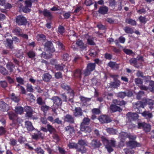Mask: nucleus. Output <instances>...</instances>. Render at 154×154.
I'll use <instances>...</instances> for the list:
<instances>
[{
    "label": "nucleus",
    "mask_w": 154,
    "mask_h": 154,
    "mask_svg": "<svg viewBox=\"0 0 154 154\" xmlns=\"http://www.w3.org/2000/svg\"><path fill=\"white\" fill-rule=\"evenodd\" d=\"M100 112V110L99 108H93L91 110V112L93 114L99 115Z\"/></svg>",
    "instance_id": "59"
},
{
    "label": "nucleus",
    "mask_w": 154,
    "mask_h": 154,
    "mask_svg": "<svg viewBox=\"0 0 154 154\" xmlns=\"http://www.w3.org/2000/svg\"><path fill=\"white\" fill-rule=\"evenodd\" d=\"M48 131L50 134L54 133H56V130L51 125L48 124L47 125Z\"/></svg>",
    "instance_id": "37"
},
{
    "label": "nucleus",
    "mask_w": 154,
    "mask_h": 154,
    "mask_svg": "<svg viewBox=\"0 0 154 154\" xmlns=\"http://www.w3.org/2000/svg\"><path fill=\"white\" fill-rule=\"evenodd\" d=\"M108 11V8L105 6H103L99 8L98 12L100 14L104 15L107 14Z\"/></svg>",
    "instance_id": "20"
},
{
    "label": "nucleus",
    "mask_w": 154,
    "mask_h": 154,
    "mask_svg": "<svg viewBox=\"0 0 154 154\" xmlns=\"http://www.w3.org/2000/svg\"><path fill=\"white\" fill-rule=\"evenodd\" d=\"M0 85L2 88L5 89L7 87L8 83L5 81H0Z\"/></svg>",
    "instance_id": "60"
},
{
    "label": "nucleus",
    "mask_w": 154,
    "mask_h": 154,
    "mask_svg": "<svg viewBox=\"0 0 154 154\" xmlns=\"http://www.w3.org/2000/svg\"><path fill=\"white\" fill-rule=\"evenodd\" d=\"M68 146L70 149L75 148L77 150L78 146V144L75 143H69Z\"/></svg>",
    "instance_id": "52"
},
{
    "label": "nucleus",
    "mask_w": 154,
    "mask_h": 154,
    "mask_svg": "<svg viewBox=\"0 0 154 154\" xmlns=\"http://www.w3.org/2000/svg\"><path fill=\"white\" fill-rule=\"evenodd\" d=\"M25 125L28 130L29 131H32L34 129L31 122L29 121H26Z\"/></svg>",
    "instance_id": "34"
},
{
    "label": "nucleus",
    "mask_w": 154,
    "mask_h": 154,
    "mask_svg": "<svg viewBox=\"0 0 154 154\" xmlns=\"http://www.w3.org/2000/svg\"><path fill=\"white\" fill-rule=\"evenodd\" d=\"M97 54L98 52L97 51L93 49H91L90 51L89 55L91 57H95Z\"/></svg>",
    "instance_id": "51"
},
{
    "label": "nucleus",
    "mask_w": 154,
    "mask_h": 154,
    "mask_svg": "<svg viewBox=\"0 0 154 154\" xmlns=\"http://www.w3.org/2000/svg\"><path fill=\"white\" fill-rule=\"evenodd\" d=\"M51 99L53 101L54 104L57 106V109L58 107L61 106L62 104L61 99L58 96L53 97Z\"/></svg>",
    "instance_id": "10"
},
{
    "label": "nucleus",
    "mask_w": 154,
    "mask_h": 154,
    "mask_svg": "<svg viewBox=\"0 0 154 154\" xmlns=\"http://www.w3.org/2000/svg\"><path fill=\"white\" fill-rule=\"evenodd\" d=\"M146 82L149 83V89L151 91L154 92V81L147 80Z\"/></svg>",
    "instance_id": "36"
},
{
    "label": "nucleus",
    "mask_w": 154,
    "mask_h": 154,
    "mask_svg": "<svg viewBox=\"0 0 154 154\" xmlns=\"http://www.w3.org/2000/svg\"><path fill=\"white\" fill-rule=\"evenodd\" d=\"M90 122V119L88 118L85 117L83 119L82 122L80 126L88 125H89Z\"/></svg>",
    "instance_id": "35"
},
{
    "label": "nucleus",
    "mask_w": 154,
    "mask_h": 154,
    "mask_svg": "<svg viewBox=\"0 0 154 154\" xmlns=\"http://www.w3.org/2000/svg\"><path fill=\"white\" fill-rule=\"evenodd\" d=\"M127 116L130 121L137 120L138 117V115L136 113L129 112L127 114Z\"/></svg>",
    "instance_id": "13"
},
{
    "label": "nucleus",
    "mask_w": 154,
    "mask_h": 154,
    "mask_svg": "<svg viewBox=\"0 0 154 154\" xmlns=\"http://www.w3.org/2000/svg\"><path fill=\"white\" fill-rule=\"evenodd\" d=\"M80 99L84 105L87 106L88 105V102H90L91 100V98H87L83 96H80Z\"/></svg>",
    "instance_id": "22"
},
{
    "label": "nucleus",
    "mask_w": 154,
    "mask_h": 154,
    "mask_svg": "<svg viewBox=\"0 0 154 154\" xmlns=\"http://www.w3.org/2000/svg\"><path fill=\"white\" fill-rule=\"evenodd\" d=\"M129 63L131 65H133L137 68H139V66L137 65V60L136 58H131L129 60Z\"/></svg>",
    "instance_id": "32"
},
{
    "label": "nucleus",
    "mask_w": 154,
    "mask_h": 154,
    "mask_svg": "<svg viewBox=\"0 0 154 154\" xmlns=\"http://www.w3.org/2000/svg\"><path fill=\"white\" fill-rule=\"evenodd\" d=\"M144 93L143 91H140L137 93L136 98L137 99L140 100L141 99L143 96H144Z\"/></svg>",
    "instance_id": "58"
},
{
    "label": "nucleus",
    "mask_w": 154,
    "mask_h": 154,
    "mask_svg": "<svg viewBox=\"0 0 154 154\" xmlns=\"http://www.w3.org/2000/svg\"><path fill=\"white\" fill-rule=\"evenodd\" d=\"M9 119L11 120L15 119L16 117V114L12 112H10L8 113Z\"/></svg>",
    "instance_id": "49"
},
{
    "label": "nucleus",
    "mask_w": 154,
    "mask_h": 154,
    "mask_svg": "<svg viewBox=\"0 0 154 154\" xmlns=\"http://www.w3.org/2000/svg\"><path fill=\"white\" fill-rule=\"evenodd\" d=\"M15 22L18 26H26L29 23L27 21L26 18L22 15L17 16L15 17Z\"/></svg>",
    "instance_id": "3"
},
{
    "label": "nucleus",
    "mask_w": 154,
    "mask_h": 154,
    "mask_svg": "<svg viewBox=\"0 0 154 154\" xmlns=\"http://www.w3.org/2000/svg\"><path fill=\"white\" fill-rule=\"evenodd\" d=\"M146 105L145 102L138 101L133 103V106L135 111L138 113H141L142 109L144 108V106Z\"/></svg>",
    "instance_id": "2"
},
{
    "label": "nucleus",
    "mask_w": 154,
    "mask_h": 154,
    "mask_svg": "<svg viewBox=\"0 0 154 154\" xmlns=\"http://www.w3.org/2000/svg\"><path fill=\"white\" fill-rule=\"evenodd\" d=\"M58 32L60 34H62L65 32V28L62 26L60 25L58 28Z\"/></svg>",
    "instance_id": "64"
},
{
    "label": "nucleus",
    "mask_w": 154,
    "mask_h": 154,
    "mask_svg": "<svg viewBox=\"0 0 154 154\" xmlns=\"http://www.w3.org/2000/svg\"><path fill=\"white\" fill-rule=\"evenodd\" d=\"M131 149H125L124 150L126 154H133L134 151V150Z\"/></svg>",
    "instance_id": "62"
},
{
    "label": "nucleus",
    "mask_w": 154,
    "mask_h": 154,
    "mask_svg": "<svg viewBox=\"0 0 154 154\" xmlns=\"http://www.w3.org/2000/svg\"><path fill=\"white\" fill-rule=\"evenodd\" d=\"M146 105H147L148 107L151 110H152L154 108V101L151 99L146 100L145 102Z\"/></svg>",
    "instance_id": "29"
},
{
    "label": "nucleus",
    "mask_w": 154,
    "mask_h": 154,
    "mask_svg": "<svg viewBox=\"0 0 154 154\" xmlns=\"http://www.w3.org/2000/svg\"><path fill=\"white\" fill-rule=\"evenodd\" d=\"M6 67L10 72H11L13 71V68L15 66L12 63H9L6 65Z\"/></svg>",
    "instance_id": "47"
},
{
    "label": "nucleus",
    "mask_w": 154,
    "mask_h": 154,
    "mask_svg": "<svg viewBox=\"0 0 154 154\" xmlns=\"http://www.w3.org/2000/svg\"><path fill=\"white\" fill-rule=\"evenodd\" d=\"M26 90L27 92H30V93H33L34 91V89L33 87L31 84L29 83H27L26 85Z\"/></svg>",
    "instance_id": "41"
},
{
    "label": "nucleus",
    "mask_w": 154,
    "mask_h": 154,
    "mask_svg": "<svg viewBox=\"0 0 154 154\" xmlns=\"http://www.w3.org/2000/svg\"><path fill=\"white\" fill-rule=\"evenodd\" d=\"M96 65L94 63H88L85 69L84 74L86 76L89 75L91 72L94 71Z\"/></svg>",
    "instance_id": "4"
},
{
    "label": "nucleus",
    "mask_w": 154,
    "mask_h": 154,
    "mask_svg": "<svg viewBox=\"0 0 154 154\" xmlns=\"http://www.w3.org/2000/svg\"><path fill=\"white\" fill-rule=\"evenodd\" d=\"M39 14H42L44 17H47L48 19L51 20L52 18V15L49 11L46 9H45L43 11L41 10H38Z\"/></svg>",
    "instance_id": "9"
},
{
    "label": "nucleus",
    "mask_w": 154,
    "mask_h": 154,
    "mask_svg": "<svg viewBox=\"0 0 154 154\" xmlns=\"http://www.w3.org/2000/svg\"><path fill=\"white\" fill-rule=\"evenodd\" d=\"M0 108L3 112H6L9 109V106L3 101H0Z\"/></svg>",
    "instance_id": "17"
},
{
    "label": "nucleus",
    "mask_w": 154,
    "mask_h": 154,
    "mask_svg": "<svg viewBox=\"0 0 154 154\" xmlns=\"http://www.w3.org/2000/svg\"><path fill=\"white\" fill-rule=\"evenodd\" d=\"M135 82L136 85L140 86L143 84V80L140 78H136L135 79Z\"/></svg>",
    "instance_id": "57"
},
{
    "label": "nucleus",
    "mask_w": 154,
    "mask_h": 154,
    "mask_svg": "<svg viewBox=\"0 0 154 154\" xmlns=\"http://www.w3.org/2000/svg\"><path fill=\"white\" fill-rule=\"evenodd\" d=\"M110 109L112 112H114L117 111L120 112L122 111V109L120 107L115 104L111 105L110 107Z\"/></svg>",
    "instance_id": "19"
},
{
    "label": "nucleus",
    "mask_w": 154,
    "mask_h": 154,
    "mask_svg": "<svg viewBox=\"0 0 154 154\" xmlns=\"http://www.w3.org/2000/svg\"><path fill=\"white\" fill-rule=\"evenodd\" d=\"M6 41L3 42L5 46L8 48L10 49H12L13 47L12 45L13 43V41L11 39H6Z\"/></svg>",
    "instance_id": "24"
},
{
    "label": "nucleus",
    "mask_w": 154,
    "mask_h": 154,
    "mask_svg": "<svg viewBox=\"0 0 154 154\" xmlns=\"http://www.w3.org/2000/svg\"><path fill=\"white\" fill-rule=\"evenodd\" d=\"M118 75H114L112 76V77L114 78V82H112L110 83V86L111 88H117L120 85V81L116 77H118Z\"/></svg>",
    "instance_id": "7"
},
{
    "label": "nucleus",
    "mask_w": 154,
    "mask_h": 154,
    "mask_svg": "<svg viewBox=\"0 0 154 154\" xmlns=\"http://www.w3.org/2000/svg\"><path fill=\"white\" fill-rule=\"evenodd\" d=\"M64 121L70 124H73L75 123L74 117L72 115L69 114H66L64 116Z\"/></svg>",
    "instance_id": "18"
},
{
    "label": "nucleus",
    "mask_w": 154,
    "mask_h": 154,
    "mask_svg": "<svg viewBox=\"0 0 154 154\" xmlns=\"http://www.w3.org/2000/svg\"><path fill=\"white\" fill-rule=\"evenodd\" d=\"M101 140L109 153H111L114 151L113 147H116V143L114 138L108 140L104 136H102Z\"/></svg>",
    "instance_id": "1"
},
{
    "label": "nucleus",
    "mask_w": 154,
    "mask_h": 154,
    "mask_svg": "<svg viewBox=\"0 0 154 154\" xmlns=\"http://www.w3.org/2000/svg\"><path fill=\"white\" fill-rule=\"evenodd\" d=\"M61 87L64 90H66L67 93H70L72 95H74V92L69 86L65 83H63L61 85Z\"/></svg>",
    "instance_id": "16"
},
{
    "label": "nucleus",
    "mask_w": 154,
    "mask_h": 154,
    "mask_svg": "<svg viewBox=\"0 0 154 154\" xmlns=\"http://www.w3.org/2000/svg\"><path fill=\"white\" fill-rule=\"evenodd\" d=\"M77 46L81 51L86 50V47L81 40L78 39L76 43Z\"/></svg>",
    "instance_id": "15"
},
{
    "label": "nucleus",
    "mask_w": 154,
    "mask_h": 154,
    "mask_svg": "<svg viewBox=\"0 0 154 154\" xmlns=\"http://www.w3.org/2000/svg\"><path fill=\"white\" fill-rule=\"evenodd\" d=\"M141 113L142 116L146 119H150L153 117L152 113L150 112L149 111H145Z\"/></svg>",
    "instance_id": "28"
},
{
    "label": "nucleus",
    "mask_w": 154,
    "mask_h": 154,
    "mask_svg": "<svg viewBox=\"0 0 154 154\" xmlns=\"http://www.w3.org/2000/svg\"><path fill=\"white\" fill-rule=\"evenodd\" d=\"M18 141L20 144L24 143L25 145L28 147L29 149H33L32 147L30 146L28 143H25V142L27 141V140L25 137L22 136H20L18 139Z\"/></svg>",
    "instance_id": "12"
},
{
    "label": "nucleus",
    "mask_w": 154,
    "mask_h": 154,
    "mask_svg": "<svg viewBox=\"0 0 154 154\" xmlns=\"http://www.w3.org/2000/svg\"><path fill=\"white\" fill-rule=\"evenodd\" d=\"M14 30L16 34L18 35L19 37L24 38H28V35L26 34L20 33V29L16 28Z\"/></svg>",
    "instance_id": "25"
},
{
    "label": "nucleus",
    "mask_w": 154,
    "mask_h": 154,
    "mask_svg": "<svg viewBox=\"0 0 154 154\" xmlns=\"http://www.w3.org/2000/svg\"><path fill=\"white\" fill-rule=\"evenodd\" d=\"M14 111L17 114L21 115L23 112L24 109L21 106L17 105L15 107Z\"/></svg>",
    "instance_id": "26"
},
{
    "label": "nucleus",
    "mask_w": 154,
    "mask_h": 154,
    "mask_svg": "<svg viewBox=\"0 0 154 154\" xmlns=\"http://www.w3.org/2000/svg\"><path fill=\"white\" fill-rule=\"evenodd\" d=\"M124 30L125 32L127 33H132L134 32L133 29L131 28L128 26H126Z\"/></svg>",
    "instance_id": "56"
},
{
    "label": "nucleus",
    "mask_w": 154,
    "mask_h": 154,
    "mask_svg": "<svg viewBox=\"0 0 154 154\" xmlns=\"http://www.w3.org/2000/svg\"><path fill=\"white\" fill-rule=\"evenodd\" d=\"M26 55L29 58L32 59L34 58L35 56V52L32 50H30L27 53Z\"/></svg>",
    "instance_id": "45"
},
{
    "label": "nucleus",
    "mask_w": 154,
    "mask_h": 154,
    "mask_svg": "<svg viewBox=\"0 0 154 154\" xmlns=\"http://www.w3.org/2000/svg\"><path fill=\"white\" fill-rule=\"evenodd\" d=\"M125 22L132 26H135L137 25L136 21L130 18L126 19L125 20Z\"/></svg>",
    "instance_id": "46"
},
{
    "label": "nucleus",
    "mask_w": 154,
    "mask_h": 154,
    "mask_svg": "<svg viewBox=\"0 0 154 154\" xmlns=\"http://www.w3.org/2000/svg\"><path fill=\"white\" fill-rule=\"evenodd\" d=\"M138 128L139 129L142 128L145 132H148L150 131L151 126L149 124L145 122H140L138 123Z\"/></svg>",
    "instance_id": "6"
},
{
    "label": "nucleus",
    "mask_w": 154,
    "mask_h": 154,
    "mask_svg": "<svg viewBox=\"0 0 154 154\" xmlns=\"http://www.w3.org/2000/svg\"><path fill=\"white\" fill-rule=\"evenodd\" d=\"M17 82L21 85H23L24 84V80L20 77H17L16 78Z\"/></svg>",
    "instance_id": "63"
},
{
    "label": "nucleus",
    "mask_w": 154,
    "mask_h": 154,
    "mask_svg": "<svg viewBox=\"0 0 154 154\" xmlns=\"http://www.w3.org/2000/svg\"><path fill=\"white\" fill-rule=\"evenodd\" d=\"M98 119L102 124L108 123L111 121L109 117L105 115H100Z\"/></svg>",
    "instance_id": "8"
},
{
    "label": "nucleus",
    "mask_w": 154,
    "mask_h": 154,
    "mask_svg": "<svg viewBox=\"0 0 154 154\" xmlns=\"http://www.w3.org/2000/svg\"><path fill=\"white\" fill-rule=\"evenodd\" d=\"M65 130L66 131L68 132L69 134H72L75 131L74 127L70 125L65 127Z\"/></svg>",
    "instance_id": "38"
},
{
    "label": "nucleus",
    "mask_w": 154,
    "mask_h": 154,
    "mask_svg": "<svg viewBox=\"0 0 154 154\" xmlns=\"http://www.w3.org/2000/svg\"><path fill=\"white\" fill-rule=\"evenodd\" d=\"M128 133L124 132H122L119 134V137L120 139L125 141V139L128 138Z\"/></svg>",
    "instance_id": "42"
},
{
    "label": "nucleus",
    "mask_w": 154,
    "mask_h": 154,
    "mask_svg": "<svg viewBox=\"0 0 154 154\" xmlns=\"http://www.w3.org/2000/svg\"><path fill=\"white\" fill-rule=\"evenodd\" d=\"M82 75V70L79 69H77L73 71V76L75 78L81 79Z\"/></svg>",
    "instance_id": "21"
},
{
    "label": "nucleus",
    "mask_w": 154,
    "mask_h": 154,
    "mask_svg": "<svg viewBox=\"0 0 154 154\" xmlns=\"http://www.w3.org/2000/svg\"><path fill=\"white\" fill-rule=\"evenodd\" d=\"M34 150L38 154H44V151L40 147L36 148Z\"/></svg>",
    "instance_id": "55"
},
{
    "label": "nucleus",
    "mask_w": 154,
    "mask_h": 154,
    "mask_svg": "<svg viewBox=\"0 0 154 154\" xmlns=\"http://www.w3.org/2000/svg\"><path fill=\"white\" fill-rule=\"evenodd\" d=\"M128 147L131 149H135L136 147H140L141 146V144L135 140H130L127 142L126 143Z\"/></svg>",
    "instance_id": "5"
},
{
    "label": "nucleus",
    "mask_w": 154,
    "mask_h": 154,
    "mask_svg": "<svg viewBox=\"0 0 154 154\" xmlns=\"http://www.w3.org/2000/svg\"><path fill=\"white\" fill-rule=\"evenodd\" d=\"M52 77L48 73H45L43 75L42 79L45 82H49Z\"/></svg>",
    "instance_id": "33"
},
{
    "label": "nucleus",
    "mask_w": 154,
    "mask_h": 154,
    "mask_svg": "<svg viewBox=\"0 0 154 154\" xmlns=\"http://www.w3.org/2000/svg\"><path fill=\"white\" fill-rule=\"evenodd\" d=\"M77 144L79 146H87L86 142L85 140L82 139L79 140Z\"/></svg>",
    "instance_id": "53"
},
{
    "label": "nucleus",
    "mask_w": 154,
    "mask_h": 154,
    "mask_svg": "<svg viewBox=\"0 0 154 154\" xmlns=\"http://www.w3.org/2000/svg\"><path fill=\"white\" fill-rule=\"evenodd\" d=\"M85 146H78L77 151L80 152L82 154L85 153L87 151L86 148L85 147Z\"/></svg>",
    "instance_id": "44"
},
{
    "label": "nucleus",
    "mask_w": 154,
    "mask_h": 154,
    "mask_svg": "<svg viewBox=\"0 0 154 154\" xmlns=\"http://www.w3.org/2000/svg\"><path fill=\"white\" fill-rule=\"evenodd\" d=\"M113 103L117 105L120 106H125L127 104V102L124 100H120L118 99L114 100H113Z\"/></svg>",
    "instance_id": "27"
},
{
    "label": "nucleus",
    "mask_w": 154,
    "mask_h": 154,
    "mask_svg": "<svg viewBox=\"0 0 154 154\" xmlns=\"http://www.w3.org/2000/svg\"><path fill=\"white\" fill-rule=\"evenodd\" d=\"M0 73L3 75H6L8 74V72L5 67L0 66Z\"/></svg>",
    "instance_id": "48"
},
{
    "label": "nucleus",
    "mask_w": 154,
    "mask_h": 154,
    "mask_svg": "<svg viewBox=\"0 0 154 154\" xmlns=\"http://www.w3.org/2000/svg\"><path fill=\"white\" fill-rule=\"evenodd\" d=\"M106 131L109 134H116V130L113 128H108L106 129Z\"/></svg>",
    "instance_id": "54"
},
{
    "label": "nucleus",
    "mask_w": 154,
    "mask_h": 154,
    "mask_svg": "<svg viewBox=\"0 0 154 154\" xmlns=\"http://www.w3.org/2000/svg\"><path fill=\"white\" fill-rule=\"evenodd\" d=\"M83 112L82 108L80 107H75L73 112L74 116L75 117H79L83 115Z\"/></svg>",
    "instance_id": "11"
},
{
    "label": "nucleus",
    "mask_w": 154,
    "mask_h": 154,
    "mask_svg": "<svg viewBox=\"0 0 154 154\" xmlns=\"http://www.w3.org/2000/svg\"><path fill=\"white\" fill-rule=\"evenodd\" d=\"M10 96L11 99L15 103H18L20 100V97L17 96L14 93L11 94Z\"/></svg>",
    "instance_id": "31"
},
{
    "label": "nucleus",
    "mask_w": 154,
    "mask_h": 154,
    "mask_svg": "<svg viewBox=\"0 0 154 154\" xmlns=\"http://www.w3.org/2000/svg\"><path fill=\"white\" fill-rule=\"evenodd\" d=\"M37 103L40 105L42 106L43 105H45V102L43 101L42 98L39 97L38 98L37 100Z\"/></svg>",
    "instance_id": "61"
},
{
    "label": "nucleus",
    "mask_w": 154,
    "mask_h": 154,
    "mask_svg": "<svg viewBox=\"0 0 154 154\" xmlns=\"http://www.w3.org/2000/svg\"><path fill=\"white\" fill-rule=\"evenodd\" d=\"M91 145L94 149L99 148L101 145L100 141L97 140H93L91 143Z\"/></svg>",
    "instance_id": "23"
},
{
    "label": "nucleus",
    "mask_w": 154,
    "mask_h": 154,
    "mask_svg": "<svg viewBox=\"0 0 154 154\" xmlns=\"http://www.w3.org/2000/svg\"><path fill=\"white\" fill-rule=\"evenodd\" d=\"M80 129L81 131L88 133H89L91 131V128L88 125L80 126Z\"/></svg>",
    "instance_id": "30"
},
{
    "label": "nucleus",
    "mask_w": 154,
    "mask_h": 154,
    "mask_svg": "<svg viewBox=\"0 0 154 154\" xmlns=\"http://www.w3.org/2000/svg\"><path fill=\"white\" fill-rule=\"evenodd\" d=\"M117 96L119 98L123 99L126 96V92H119L117 94Z\"/></svg>",
    "instance_id": "43"
},
{
    "label": "nucleus",
    "mask_w": 154,
    "mask_h": 154,
    "mask_svg": "<svg viewBox=\"0 0 154 154\" xmlns=\"http://www.w3.org/2000/svg\"><path fill=\"white\" fill-rule=\"evenodd\" d=\"M50 108V107L46 105H43L40 107L41 110L43 112L44 114H46Z\"/></svg>",
    "instance_id": "39"
},
{
    "label": "nucleus",
    "mask_w": 154,
    "mask_h": 154,
    "mask_svg": "<svg viewBox=\"0 0 154 154\" xmlns=\"http://www.w3.org/2000/svg\"><path fill=\"white\" fill-rule=\"evenodd\" d=\"M108 66L112 69L116 68L117 69L119 67V65L116 62L112 61H110L108 63Z\"/></svg>",
    "instance_id": "40"
},
{
    "label": "nucleus",
    "mask_w": 154,
    "mask_h": 154,
    "mask_svg": "<svg viewBox=\"0 0 154 154\" xmlns=\"http://www.w3.org/2000/svg\"><path fill=\"white\" fill-rule=\"evenodd\" d=\"M65 66L63 64H58L55 65L54 68L57 70L62 71L63 70Z\"/></svg>",
    "instance_id": "50"
},
{
    "label": "nucleus",
    "mask_w": 154,
    "mask_h": 154,
    "mask_svg": "<svg viewBox=\"0 0 154 154\" xmlns=\"http://www.w3.org/2000/svg\"><path fill=\"white\" fill-rule=\"evenodd\" d=\"M45 47L47 48V50L49 51L52 53L55 51V50L53 47V44L52 42L50 41H48L45 43Z\"/></svg>",
    "instance_id": "14"
}]
</instances>
